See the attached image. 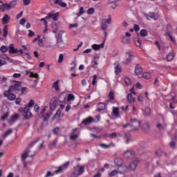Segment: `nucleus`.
Listing matches in <instances>:
<instances>
[{
	"instance_id": "21",
	"label": "nucleus",
	"mask_w": 177,
	"mask_h": 177,
	"mask_svg": "<svg viewBox=\"0 0 177 177\" xmlns=\"http://www.w3.org/2000/svg\"><path fill=\"white\" fill-rule=\"evenodd\" d=\"M121 42L122 44H124V45H129V44H131V39L123 36L121 39Z\"/></svg>"
},
{
	"instance_id": "29",
	"label": "nucleus",
	"mask_w": 177,
	"mask_h": 177,
	"mask_svg": "<svg viewBox=\"0 0 177 177\" xmlns=\"http://www.w3.org/2000/svg\"><path fill=\"white\" fill-rule=\"evenodd\" d=\"M26 75H28V74H30L29 77H30L31 78H32V77L33 78H38V74H37V73H34L32 72L26 71Z\"/></svg>"
},
{
	"instance_id": "32",
	"label": "nucleus",
	"mask_w": 177,
	"mask_h": 177,
	"mask_svg": "<svg viewBox=\"0 0 177 177\" xmlns=\"http://www.w3.org/2000/svg\"><path fill=\"white\" fill-rule=\"evenodd\" d=\"M53 88L55 91H59L60 88H59V80H57L53 84Z\"/></svg>"
},
{
	"instance_id": "39",
	"label": "nucleus",
	"mask_w": 177,
	"mask_h": 177,
	"mask_svg": "<svg viewBox=\"0 0 177 177\" xmlns=\"http://www.w3.org/2000/svg\"><path fill=\"white\" fill-rule=\"evenodd\" d=\"M134 43L136 46H138V48H140V46L142 45V42L140 41V40L139 39H138V38L135 39Z\"/></svg>"
},
{
	"instance_id": "20",
	"label": "nucleus",
	"mask_w": 177,
	"mask_h": 177,
	"mask_svg": "<svg viewBox=\"0 0 177 177\" xmlns=\"http://www.w3.org/2000/svg\"><path fill=\"white\" fill-rule=\"evenodd\" d=\"M114 162H115V165H116V167H118L119 169L120 168H122L124 166H122V159H120V158H116L114 160Z\"/></svg>"
},
{
	"instance_id": "23",
	"label": "nucleus",
	"mask_w": 177,
	"mask_h": 177,
	"mask_svg": "<svg viewBox=\"0 0 177 177\" xmlns=\"http://www.w3.org/2000/svg\"><path fill=\"white\" fill-rule=\"evenodd\" d=\"M93 121H95V120H93L92 117H90L83 120L82 124H84V125H91V124H92Z\"/></svg>"
},
{
	"instance_id": "47",
	"label": "nucleus",
	"mask_w": 177,
	"mask_h": 177,
	"mask_svg": "<svg viewBox=\"0 0 177 177\" xmlns=\"http://www.w3.org/2000/svg\"><path fill=\"white\" fill-rule=\"evenodd\" d=\"M9 117V112H6L3 114V115L1 117L2 121H6V120H8V118Z\"/></svg>"
},
{
	"instance_id": "16",
	"label": "nucleus",
	"mask_w": 177,
	"mask_h": 177,
	"mask_svg": "<svg viewBox=\"0 0 177 177\" xmlns=\"http://www.w3.org/2000/svg\"><path fill=\"white\" fill-rule=\"evenodd\" d=\"M123 156L126 158H132V157H135V151L127 150L124 153Z\"/></svg>"
},
{
	"instance_id": "64",
	"label": "nucleus",
	"mask_w": 177,
	"mask_h": 177,
	"mask_svg": "<svg viewBox=\"0 0 177 177\" xmlns=\"http://www.w3.org/2000/svg\"><path fill=\"white\" fill-rule=\"evenodd\" d=\"M169 177H177V171L174 172V173H171L169 174Z\"/></svg>"
},
{
	"instance_id": "35",
	"label": "nucleus",
	"mask_w": 177,
	"mask_h": 177,
	"mask_svg": "<svg viewBox=\"0 0 177 177\" xmlns=\"http://www.w3.org/2000/svg\"><path fill=\"white\" fill-rule=\"evenodd\" d=\"M9 16H8V15H6L2 19L3 24H8V23H9Z\"/></svg>"
},
{
	"instance_id": "18",
	"label": "nucleus",
	"mask_w": 177,
	"mask_h": 177,
	"mask_svg": "<svg viewBox=\"0 0 177 177\" xmlns=\"http://www.w3.org/2000/svg\"><path fill=\"white\" fill-rule=\"evenodd\" d=\"M114 66H115V75H118V74L121 73V66H120V62H115L114 63Z\"/></svg>"
},
{
	"instance_id": "48",
	"label": "nucleus",
	"mask_w": 177,
	"mask_h": 177,
	"mask_svg": "<svg viewBox=\"0 0 177 177\" xmlns=\"http://www.w3.org/2000/svg\"><path fill=\"white\" fill-rule=\"evenodd\" d=\"M57 143V139H55L52 143H50L49 145V147L50 149L53 148V147H56V145Z\"/></svg>"
},
{
	"instance_id": "31",
	"label": "nucleus",
	"mask_w": 177,
	"mask_h": 177,
	"mask_svg": "<svg viewBox=\"0 0 177 177\" xmlns=\"http://www.w3.org/2000/svg\"><path fill=\"white\" fill-rule=\"evenodd\" d=\"M12 132H13L12 129L7 130L3 135V139H6V138H8L9 135L12 133Z\"/></svg>"
},
{
	"instance_id": "54",
	"label": "nucleus",
	"mask_w": 177,
	"mask_h": 177,
	"mask_svg": "<svg viewBox=\"0 0 177 177\" xmlns=\"http://www.w3.org/2000/svg\"><path fill=\"white\" fill-rule=\"evenodd\" d=\"M96 80H97V75H93V80H92V84L93 85H96Z\"/></svg>"
},
{
	"instance_id": "44",
	"label": "nucleus",
	"mask_w": 177,
	"mask_h": 177,
	"mask_svg": "<svg viewBox=\"0 0 177 177\" xmlns=\"http://www.w3.org/2000/svg\"><path fill=\"white\" fill-rule=\"evenodd\" d=\"M74 99H75V97H74V95H73V94L68 95V98H67L68 102H73V100H74Z\"/></svg>"
},
{
	"instance_id": "49",
	"label": "nucleus",
	"mask_w": 177,
	"mask_h": 177,
	"mask_svg": "<svg viewBox=\"0 0 177 177\" xmlns=\"http://www.w3.org/2000/svg\"><path fill=\"white\" fill-rule=\"evenodd\" d=\"M59 100L60 102H64L66 100V95H64V93L60 94L59 97Z\"/></svg>"
},
{
	"instance_id": "55",
	"label": "nucleus",
	"mask_w": 177,
	"mask_h": 177,
	"mask_svg": "<svg viewBox=\"0 0 177 177\" xmlns=\"http://www.w3.org/2000/svg\"><path fill=\"white\" fill-rule=\"evenodd\" d=\"M64 59V56L63 55V54H59V58H58V63H62Z\"/></svg>"
},
{
	"instance_id": "5",
	"label": "nucleus",
	"mask_w": 177,
	"mask_h": 177,
	"mask_svg": "<svg viewBox=\"0 0 177 177\" xmlns=\"http://www.w3.org/2000/svg\"><path fill=\"white\" fill-rule=\"evenodd\" d=\"M13 91L10 90H7L3 92V96L4 97H6L8 100H10V102H15L16 100V94L12 93Z\"/></svg>"
},
{
	"instance_id": "56",
	"label": "nucleus",
	"mask_w": 177,
	"mask_h": 177,
	"mask_svg": "<svg viewBox=\"0 0 177 177\" xmlns=\"http://www.w3.org/2000/svg\"><path fill=\"white\" fill-rule=\"evenodd\" d=\"M15 104H20L21 103V98L20 97H15Z\"/></svg>"
},
{
	"instance_id": "14",
	"label": "nucleus",
	"mask_w": 177,
	"mask_h": 177,
	"mask_svg": "<svg viewBox=\"0 0 177 177\" xmlns=\"http://www.w3.org/2000/svg\"><path fill=\"white\" fill-rule=\"evenodd\" d=\"M21 85H20V83H16L14 85H12L9 87L8 90L13 92V91H17V92H20V87Z\"/></svg>"
},
{
	"instance_id": "42",
	"label": "nucleus",
	"mask_w": 177,
	"mask_h": 177,
	"mask_svg": "<svg viewBox=\"0 0 177 177\" xmlns=\"http://www.w3.org/2000/svg\"><path fill=\"white\" fill-rule=\"evenodd\" d=\"M17 120H19V115L17 113H15L11 118V121H12V122H15V121H17Z\"/></svg>"
},
{
	"instance_id": "51",
	"label": "nucleus",
	"mask_w": 177,
	"mask_h": 177,
	"mask_svg": "<svg viewBox=\"0 0 177 177\" xmlns=\"http://www.w3.org/2000/svg\"><path fill=\"white\" fill-rule=\"evenodd\" d=\"M88 15H93L95 13V8H91L87 10Z\"/></svg>"
},
{
	"instance_id": "62",
	"label": "nucleus",
	"mask_w": 177,
	"mask_h": 177,
	"mask_svg": "<svg viewBox=\"0 0 177 177\" xmlns=\"http://www.w3.org/2000/svg\"><path fill=\"white\" fill-rule=\"evenodd\" d=\"M78 27V24H69V28H74Z\"/></svg>"
},
{
	"instance_id": "6",
	"label": "nucleus",
	"mask_w": 177,
	"mask_h": 177,
	"mask_svg": "<svg viewBox=\"0 0 177 177\" xmlns=\"http://www.w3.org/2000/svg\"><path fill=\"white\" fill-rule=\"evenodd\" d=\"M8 52L10 55H17L18 56H21L24 53L23 50L15 48L13 44H10Z\"/></svg>"
},
{
	"instance_id": "1",
	"label": "nucleus",
	"mask_w": 177,
	"mask_h": 177,
	"mask_svg": "<svg viewBox=\"0 0 177 177\" xmlns=\"http://www.w3.org/2000/svg\"><path fill=\"white\" fill-rule=\"evenodd\" d=\"M138 164L139 160L138 159L134 160L129 165V166H123L122 169L124 172H127V171H135Z\"/></svg>"
},
{
	"instance_id": "40",
	"label": "nucleus",
	"mask_w": 177,
	"mask_h": 177,
	"mask_svg": "<svg viewBox=\"0 0 177 177\" xmlns=\"http://www.w3.org/2000/svg\"><path fill=\"white\" fill-rule=\"evenodd\" d=\"M8 46H1V47L0 48V52H1L2 53H6V52H8Z\"/></svg>"
},
{
	"instance_id": "33",
	"label": "nucleus",
	"mask_w": 177,
	"mask_h": 177,
	"mask_svg": "<svg viewBox=\"0 0 177 177\" xmlns=\"http://www.w3.org/2000/svg\"><path fill=\"white\" fill-rule=\"evenodd\" d=\"M147 19H148V20L150 19H153V20H157V19H158V17L155 13H152V14L149 15L147 17Z\"/></svg>"
},
{
	"instance_id": "22",
	"label": "nucleus",
	"mask_w": 177,
	"mask_h": 177,
	"mask_svg": "<svg viewBox=\"0 0 177 177\" xmlns=\"http://www.w3.org/2000/svg\"><path fill=\"white\" fill-rule=\"evenodd\" d=\"M142 66L139 64L136 65L135 67V73L136 75H142Z\"/></svg>"
},
{
	"instance_id": "17",
	"label": "nucleus",
	"mask_w": 177,
	"mask_h": 177,
	"mask_svg": "<svg viewBox=\"0 0 177 177\" xmlns=\"http://www.w3.org/2000/svg\"><path fill=\"white\" fill-rule=\"evenodd\" d=\"M100 147L102 149H110V147H115V144L114 142H111L109 144L101 143L99 145Z\"/></svg>"
},
{
	"instance_id": "19",
	"label": "nucleus",
	"mask_w": 177,
	"mask_h": 177,
	"mask_svg": "<svg viewBox=\"0 0 177 177\" xmlns=\"http://www.w3.org/2000/svg\"><path fill=\"white\" fill-rule=\"evenodd\" d=\"M91 48L94 50H99V49H103L104 48V41H103L101 44H93Z\"/></svg>"
},
{
	"instance_id": "10",
	"label": "nucleus",
	"mask_w": 177,
	"mask_h": 177,
	"mask_svg": "<svg viewBox=\"0 0 177 177\" xmlns=\"http://www.w3.org/2000/svg\"><path fill=\"white\" fill-rule=\"evenodd\" d=\"M49 2L51 5H59L62 8H66L67 6V3H63L62 0H49Z\"/></svg>"
},
{
	"instance_id": "38",
	"label": "nucleus",
	"mask_w": 177,
	"mask_h": 177,
	"mask_svg": "<svg viewBox=\"0 0 177 177\" xmlns=\"http://www.w3.org/2000/svg\"><path fill=\"white\" fill-rule=\"evenodd\" d=\"M140 37H147V30L145 29H142L140 31Z\"/></svg>"
},
{
	"instance_id": "60",
	"label": "nucleus",
	"mask_w": 177,
	"mask_h": 177,
	"mask_svg": "<svg viewBox=\"0 0 177 177\" xmlns=\"http://www.w3.org/2000/svg\"><path fill=\"white\" fill-rule=\"evenodd\" d=\"M150 111H151V109L150 108L147 107V108H145V115L147 116H149L150 115Z\"/></svg>"
},
{
	"instance_id": "11",
	"label": "nucleus",
	"mask_w": 177,
	"mask_h": 177,
	"mask_svg": "<svg viewBox=\"0 0 177 177\" xmlns=\"http://www.w3.org/2000/svg\"><path fill=\"white\" fill-rule=\"evenodd\" d=\"M57 106V99L53 97L50 101V109L52 111H55L56 110V107Z\"/></svg>"
},
{
	"instance_id": "2",
	"label": "nucleus",
	"mask_w": 177,
	"mask_h": 177,
	"mask_svg": "<svg viewBox=\"0 0 177 177\" xmlns=\"http://www.w3.org/2000/svg\"><path fill=\"white\" fill-rule=\"evenodd\" d=\"M127 127H131L133 131H138L140 128V122L135 120H131L130 124H127L123 125V128H127Z\"/></svg>"
},
{
	"instance_id": "8",
	"label": "nucleus",
	"mask_w": 177,
	"mask_h": 177,
	"mask_svg": "<svg viewBox=\"0 0 177 177\" xmlns=\"http://www.w3.org/2000/svg\"><path fill=\"white\" fill-rule=\"evenodd\" d=\"M70 165V162H65L62 166L57 167L55 171V174H62L64 169H66L67 167Z\"/></svg>"
},
{
	"instance_id": "15",
	"label": "nucleus",
	"mask_w": 177,
	"mask_h": 177,
	"mask_svg": "<svg viewBox=\"0 0 177 177\" xmlns=\"http://www.w3.org/2000/svg\"><path fill=\"white\" fill-rule=\"evenodd\" d=\"M75 132H77V129H74L73 130H72V134L70 136L71 140H77V139H78V136H80V133Z\"/></svg>"
},
{
	"instance_id": "37",
	"label": "nucleus",
	"mask_w": 177,
	"mask_h": 177,
	"mask_svg": "<svg viewBox=\"0 0 177 177\" xmlns=\"http://www.w3.org/2000/svg\"><path fill=\"white\" fill-rule=\"evenodd\" d=\"M106 138H109V139H115V138H117V133L106 134Z\"/></svg>"
},
{
	"instance_id": "3",
	"label": "nucleus",
	"mask_w": 177,
	"mask_h": 177,
	"mask_svg": "<svg viewBox=\"0 0 177 177\" xmlns=\"http://www.w3.org/2000/svg\"><path fill=\"white\" fill-rule=\"evenodd\" d=\"M19 111L20 113H22L26 120H29V118H31V117H32V113H31V111L28 107H25L24 109L23 107L19 108Z\"/></svg>"
},
{
	"instance_id": "43",
	"label": "nucleus",
	"mask_w": 177,
	"mask_h": 177,
	"mask_svg": "<svg viewBox=\"0 0 177 177\" xmlns=\"http://www.w3.org/2000/svg\"><path fill=\"white\" fill-rule=\"evenodd\" d=\"M143 78H145V80H149L151 78V75H150V73H144L142 74Z\"/></svg>"
},
{
	"instance_id": "4",
	"label": "nucleus",
	"mask_w": 177,
	"mask_h": 177,
	"mask_svg": "<svg viewBox=\"0 0 177 177\" xmlns=\"http://www.w3.org/2000/svg\"><path fill=\"white\" fill-rule=\"evenodd\" d=\"M17 2L16 1H12L10 3H5L0 7L1 12H5V10H10V9L15 8Z\"/></svg>"
},
{
	"instance_id": "7",
	"label": "nucleus",
	"mask_w": 177,
	"mask_h": 177,
	"mask_svg": "<svg viewBox=\"0 0 177 177\" xmlns=\"http://www.w3.org/2000/svg\"><path fill=\"white\" fill-rule=\"evenodd\" d=\"M111 24V16H109V18L108 19H102L101 30H107V28H109V24Z\"/></svg>"
},
{
	"instance_id": "59",
	"label": "nucleus",
	"mask_w": 177,
	"mask_h": 177,
	"mask_svg": "<svg viewBox=\"0 0 177 177\" xmlns=\"http://www.w3.org/2000/svg\"><path fill=\"white\" fill-rule=\"evenodd\" d=\"M84 166H81L78 170V175H82L84 174Z\"/></svg>"
},
{
	"instance_id": "61",
	"label": "nucleus",
	"mask_w": 177,
	"mask_h": 177,
	"mask_svg": "<svg viewBox=\"0 0 177 177\" xmlns=\"http://www.w3.org/2000/svg\"><path fill=\"white\" fill-rule=\"evenodd\" d=\"M60 131V128L59 127H55L54 129H53V133L54 135H57V133H59V131Z\"/></svg>"
},
{
	"instance_id": "57",
	"label": "nucleus",
	"mask_w": 177,
	"mask_h": 177,
	"mask_svg": "<svg viewBox=\"0 0 177 177\" xmlns=\"http://www.w3.org/2000/svg\"><path fill=\"white\" fill-rule=\"evenodd\" d=\"M30 3H31V0H23V5H24V6H27L30 5Z\"/></svg>"
},
{
	"instance_id": "63",
	"label": "nucleus",
	"mask_w": 177,
	"mask_h": 177,
	"mask_svg": "<svg viewBox=\"0 0 177 177\" xmlns=\"http://www.w3.org/2000/svg\"><path fill=\"white\" fill-rule=\"evenodd\" d=\"M124 82H125L126 85H129L131 84V79L126 77L124 79Z\"/></svg>"
},
{
	"instance_id": "12",
	"label": "nucleus",
	"mask_w": 177,
	"mask_h": 177,
	"mask_svg": "<svg viewBox=\"0 0 177 177\" xmlns=\"http://www.w3.org/2000/svg\"><path fill=\"white\" fill-rule=\"evenodd\" d=\"M118 174H125V170H121L120 168H118V170H113L112 171L109 173V177H114Z\"/></svg>"
},
{
	"instance_id": "13",
	"label": "nucleus",
	"mask_w": 177,
	"mask_h": 177,
	"mask_svg": "<svg viewBox=\"0 0 177 177\" xmlns=\"http://www.w3.org/2000/svg\"><path fill=\"white\" fill-rule=\"evenodd\" d=\"M126 59L124 62V64H128L129 63H131L132 62V57H133V55H132V53L131 51L126 53Z\"/></svg>"
},
{
	"instance_id": "24",
	"label": "nucleus",
	"mask_w": 177,
	"mask_h": 177,
	"mask_svg": "<svg viewBox=\"0 0 177 177\" xmlns=\"http://www.w3.org/2000/svg\"><path fill=\"white\" fill-rule=\"evenodd\" d=\"M97 111H103V110H106V105L103 102H100L97 106Z\"/></svg>"
},
{
	"instance_id": "58",
	"label": "nucleus",
	"mask_w": 177,
	"mask_h": 177,
	"mask_svg": "<svg viewBox=\"0 0 177 177\" xmlns=\"http://www.w3.org/2000/svg\"><path fill=\"white\" fill-rule=\"evenodd\" d=\"M157 128L159 131H164V126L162 124H157Z\"/></svg>"
},
{
	"instance_id": "53",
	"label": "nucleus",
	"mask_w": 177,
	"mask_h": 177,
	"mask_svg": "<svg viewBox=\"0 0 177 177\" xmlns=\"http://www.w3.org/2000/svg\"><path fill=\"white\" fill-rule=\"evenodd\" d=\"M156 155L157 156V157H161L162 156V151L158 149L157 151H156Z\"/></svg>"
},
{
	"instance_id": "28",
	"label": "nucleus",
	"mask_w": 177,
	"mask_h": 177,
	"mask_svg": "<svg viewBox=\"0 0 177 177\" xmlns=\"http://www.w3.org/2000/svg\"><path fill=\"white\" fill-rule=\"evenodd\" d=\"M127 101L129 102V103H130V104L135 103V97H133L132 94H131V93L128 94L127 96Z\"/></svg>"
},
{
	"instance_id": "9",
	"label": "nucleus",
	"mask_w": 177,
	"mask_h": 177,
	"mask_svg": "<svg viewBox=\"0 0 177 177\" xmlns=\"http://www.w3.org/2000/svg\"><path fill=\"white\" fill-rule=\"evenodd\" d=\"M46 19V20L52 19L53 21H57V20H59V12H57L55 14H54L53 12H50L48 14Z\"/></svg>"
},
{
	"instance_id": "52",
	"label": "nucleus",
	"mask_w": 177,
	"mask_h": 177,
	"mask_svg": "<svg viewBox=\"0 0 177 177\" xmlns=\"http://www.w3.org/2000/svg\"><path fill=\"white\" fill-rule=\"evenodd\" d=\"M108 97L110 100H114V93H113V91H111L108 95Z\"/></svg>"
},
{
	"instance_id": "25",
	"label": "nucleus",
	"mask_w": 177,
	"mask_h": 177,
	"mask_svg": "<svg viewBox=\"0 0 177 177\" xmlns=\"http://www.w3.org/2000/svg\"><path fill=\"white\" fill-rule=\"evenodd\" d=\"M27 157H28V151H25L21 156V160L24 162V167H26L27 165V162H26V158H27Z\"/></svg>"
},
{
	"instance_id": "27",
	"label": "nucleus",
	"mask_w": 177,
	"mask_h": 177,
	"mask_svg": "<svg viewBox=\"0 0 177 177\" xmlns=\"http://www.w3.org/2000/svg\"><path fill=\"white\" fill-rule=\"evenodd\" d=\"M62 41H63L62 40V37H58L56 44L53 46L54 49H57V48H60V44H62Z\"/></svg>"
},
{
	"instance_id": "41",
	"label": "nucleus",
	"mask_w": 177,
	"mask_h": 177,
	"mask_svg": "<svg viewBox=\"0 0 177 177\" xmlns=\"http://www.w3.org/2000/svg\"><path fill=\"white\" fill-rule=\"evenodd\" d=\"M19 92H21V95H26V93H27V87H20V91Z\"/></svg>"
},
{
	"instance_id": "45",
	"label": "nucleus",
	"mask_w": 177,
	"mask_h": 177,
	"mask_svg": "<svg viewBox=\"0 0 177 177\" xmlns=\"http://www.w3.org/2000/svg\"><path fill=\"white\" fill-rule=\"evenodd\" d=\"M3 37H4V38H6V37H8V26H4V28H3Z\"/></svg>"
},
{
	"instance_id": "26",
	"label": "nucleus",
	"mask_w": 177,
	"mask_h": 177,
	"mask_svg": "<svg viewBox=\"0 0 177 177\" xmlns=\"http://www.w3.org/2000/svg\"><path fill=\"white\" fill-rule=\"evenodd\" d=\"M113 115H115V117H117V118H119L120 109H118V107H113Z\"/></svg>"
},
{
	"instance_id": "34",
	"label": "nucleus",
	"mask_w": 177,
	"mask_h": 177,
	"mask_svg": "<svg viewBox=\"0 0 177 177\" xmlns=\"http://www.w3.org/2000/svg\"><path fill=\"white\" fill-rule=\"evenodd\" d=\"M174 53L171 51L167 55V59L168 62H171V60H174Z\"/></svg>"
},
{
	"instance_id": "36",
	"label": "nucleus",
	"mask_w": 177,
	"mask_h": 177,
	"mask_svg": "<svg viewBox=\"0 0 177 177\" xmlns=\"http://www.w3.org/2000/svg\"><path fill=\"white\" fill-rule=\"evenodd\" d=\"M124 140L126 142L127 144L129 143V142H131V136L128 134H124Z\"/></svg>"
},
{
	"instance_id": "30",
	"label": "nucleus",
	"mask_w": 177,
	"mask_h": 177,
	"mask_svg": "<svg viewBox=\"0 0 177 177\" xmlns=\"http://www.w3.org/2000/svg\"><path fill=\"white\" fill-rule=\"evenodd\" d=\"M156 164L159 167H161V168H165V162H164L163 160H156Z\"/></svg>"
},
{
	"instance_id": "50",
	"label": "nucleus",
	"mask_w": 177,
	"mask_h": 177,
	"mask_svg": "<svg viewBox=\"0 0 177 177\" xmlns=\"http://www.w3.org/2000/svg\"><path fill=\"white\" fill-rule=\"evenodd\" d=\"M35 102L34 100H30V102H28V105L25 107H28V109H30V107H32V106H34Z\"/></svg>"
},
{
	"instance_id": "46",
	"label": "nucleus",
	"mask_w": 177,
	"mask_h": 177,
	"mask_svg": "<svg viewBox=\"0 0 177 177\" xmlns=\"http://www.w3.org/2000/svg\"><path fill=\"white\" fill-rule=\"evenodd\" d=\"M84 8L83 7H80L79 12L77 13V17H80V16H82V15H84Z\"/></svg>"
}]
</instances>
